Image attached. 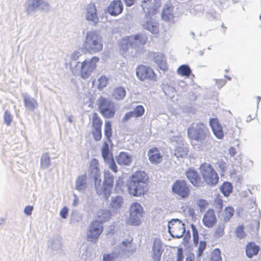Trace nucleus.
Listing matches in <instances>:
<instances>
[{"label":"nucleus","mask_w":261,"mask_h":261,"mask_svg":"<svg viewBox=\"0 0 261 261\" xmlns=\"http://www.w3.org/2000/svg\"><path fill=\"white\" fill-rule=\"evenodd\" d=\"M152 2V0H143L142 2V6L144 9V6H148L150 3Z\"/></svg>","instance_id":"obj_61"},{"label":"nucleus","mask_w":261,"mask_h":261,"mask_svg":"<svg viewBox=\"0 0 261 261\" xmlns=\"http://www.w3.org/2000/svg\"><path fill=\"white\" fill-rule=\"evenodd\" d=\"M225 225L224 224L219 223L215 228L213 236L215 239L222 238L225 233Z\"/></svg>","instance_id":"obj_34"},{"label":"nucleus","mask_w":261,"mask_h":261,"mask_svg":"<svg viewBox=\"0 0 261 261\" xmlns=\"http://www.w3.org/2000/svg\"><path fill=\"white\" fill-rule=\"evenodd\" d=\"M217 165L221 172V174L223 175L227 169L226 163L225 161L221 160L217 162Z\"/></svg>","instance_id":"obj_49"},{"label":"nucleus","mask_w":261,"mask_h":261,"mask_svg":"<svg viewBox=\"0 0 261 261\" xmlns=\"http://www.w3.org/2000/svg\"><path fill=\"white\" fill-rule=\"evenodd\" d=\"M125 3L126 6L128 7H130L133 6L135 2V0H123Z\"/></svg>","instance_id":"obj_60"},{"label":"nucleus","mask_w":261,"mask_h":261,"mask_svg":"<svg viewBox=\"0 0 261 261\" xmlns=\"http://www.w3.org/2000/svg\"><path fill=\"white\" fill-rule=\"evenodd\" d=\"M215 205L216 208L219 210L221 211L223 207V201L221 199H217L215 201Z\"/></svg>","instance_id":"obj_55"},{"label":"nucleus","mask_w":261,"mask_h":261,"mask_svg":"<svg viewBox=\"0 0 261 261\" xmlns=\"http://www.w3.org/2000/svg\"><path fill=\"white\" fill-rule=\"evenodd\" d=\"M50 164V158L47 154H43L41 159V165L43 168H47Z\"/></svg>","instance_id":"obj_46"},{"label":"nucleus","mask_w":261,"mask_h":261,"mask_svg":"<svg viewBox=\"0 0 261 261\" xmlns=\"http://www.w3.org/2000/svg\"><path fill=\"white\" fill-rule=\"evenodd\" d=\"M111 216V214L110 212L107 210H100L97 212V220L95 221H98L100 223L101 225L103 222H106L109 221Z\"/></svg>","instance_id":"obj_26"},{"label":"nucleus","mask_w":261,"mask_h":261,"mask_svg":"<svg viewBox=\"0 0 261 261\" xmlns=\"http://www.w3.org/2000/svg\"><path fill=\"white\" fill-rule=\"evenodd\" d=\"M84 47L90 54L101 51L103 49L102 37L96 31L88 32L84 42Z\"/></svg>","instance_id":"obj_3"},{"label":"nucleus","mask_w":261,"mask_h":261,"mask_svg":"<svg viewBox=\"0 0 261 261\" xmlns=\"http://www.w3.org/2000/svg\"><path fill=\"white\" fill-rule=\"evenodd\" d=\"M33 208H34L33 206H27L24 208V212L27 215H31L33 210Z\"/></svg>","instance_id":"obj_57"},{"label":"nucleus","mask_w":261,"mask_h":261,"mask_svg":"<svg viewBox=\"0 0 261 261\" xmlns=\"http://www.w3.org/2000/svg\"><path fill=\"white\" fill-rule=\"evenodd\" d=\"M117 163L120 165H129L132 163V157L125 152H121L116 157Z\"/></svg>","instance_id":"obj_25"},{"label":"nucleus","mask_w":261,"mask_h":261,"mask_svg":"<svg viewBox=\"0 0 261 261\" xmlns=\"http://www.w3.org/2000/svg\"><path fill=\"white\" fill-rule=\"evenodd\" d=\"M134 39L136 40H138V43L141 44H144L147 40V38L146 36L140 34H138L135 36Z\"/></svg>","instance_id":"obj_51"},{"label":"nucleus","mask_w":261,"mask_h":261,"mask_svg":"<svg viewBox=\"0 0 261 261\" xmlns=\"http://www.w3.org/2000/svg\"><path fill=\"white\" fill-rule=\"evenodd\" d=\"M144 28L153 34L159 33V27L157 22L152 20L147 21L144 25Z\"/></svg>","instance_id":"obj_31"},{"label":"nucleus","mask_w":261,"mask_h":261,"mask_svg":"<svg viewBox=\"0 0 261 261\" xmlns=\"http://www.w3.org/2000/svg\"><path fill=\"white\" fill-rule=\"evenodd\" d=\"M99 58L94 56L91 59H87L81 62L80 73L81 76L86 79L88 78L97 67Z\"/></svg>","instance_id":"obj_7"},{"label":"nucleus","mask_w":261,"mask_h":261,"mask_svg":"<svg viewBox=\"0 0 261 261\" xmlns=\"http://www.w3.org/2000/svg\"><path fill=\"white\" fill-rule=\"evenodd\" d=\"M123 203V198L120 196H117L112 201V206L115 208H118L121 206Z\"/></svg>","instance_id":"obj_44"},{"label":"nucleus","mask_w":261,"mask_h":261,"mask_svg":"<svg viewBox=\"0 0 261 261\" xmlns=\"http://www.w3.org/2000/svg\"><path fill=\"white\" fill-rule=\"evenodd\" d=\"M31 3L29 4L27 9L28 13L34 11L36 8H38L42 5L48 6V4L44 2V0H29Z\"/></svg>","instance_id":"obj_27"},{"label":"nucleus","mask_w":261,"mask_h":261,"mask_svg":"<svg viewBox=\"0 0 261 261\" xmlns=\"http://www.w3.org/2000/svg\"><path fill=\"white\" fill-rule=\"evenodd\" d=\"M256 99L257 102L258 103L260 101L261 98L260 96H257Z\"/></svg>","instance_id":"obj_63"},{"label":"nucleus","mask_w":261,"mask_h":261,"mask_svg":"<svg viewBox=\"0 0 261 261\" xmlns=\"http://www.w3.org/2000/svg\"><path fill=\"white\" fill-rule=\"evenodd\" d=\"M168 230L172 237L180 238L185 233V225L181 220L172 219L168 223Z\"/></svg>","instance_id":"obj_12"},{"label":"nucleus","mask_w":261,"mask_h":261,"mask_svg":"<svg viewBox=\"0 0 261 261\" xmlns=\"http://www.w3.org/2000/svg\"><path fill=\"white\" fill-rule=\"evenodd\" d=\"M105 162L109 165V168L115 173L118 171L117 166L115 162L113 156L109 157L108 159H103Z\"/></svg>","instance_id":"obj_40"},{"label":"nucleus","mask_w":261,"mask_h":261,"mask_svg":"<svg viewBox=\"0 0 261 261\" xmlns=\"http://www.w3.org/2000/svg\"><path fill=\"white\" fill-rule=\"evenodd\" d=\"M101 155L103 159H108L109 157L113 156L112 153L109 151V144L106 142L103 143L101 149Z\"/></svg>","instance_id":"obj_39"},{"label":"nucleus","mask_w":261,"mask_h":261,"mask_svg":"<svg viewBox=\"0 0 261 261\" xmlns=\"http://www.w3.org/2000/svg\"><path fill=\"white\" fill-rule=\"evenodd\" d=\"M174 7L172 5H167L163 8L162 12V18L170 24H174L175 16L173 14Z\"/></svg>","instance_id":"obj_20"},{"label":"nucleus","mask_w":261,"mask_h":261,"mask_svg":"<svg viewBox=\"0 0 261 261\" xmlns=\"http://www.w3.org/2000/svg\"><path fill=\"white\" fill-rule=\"evenodd\" d=\"M103 231V226L97 221H93L87 232V237L90 241L95 242Z\"/></svg>","instance_id":"obj_13"},{"label":"nucleus","mask_w":261,"mask_h":261,"mask_svg":"<svg viewBox=\"0 0 261 261\" xmlns=\"http://www.w3.org/2000/svg\"><path fill=\"white\" fill-rule=\"evenodd\" d=\"M136 76L141 81H149L153 82L157 81L156 75L150 67L139 65L136 68Z\"/></svg>","instance_id":"obj_10"},{"label":"nucleus","mask_w":261,"mask_h":261,"mask_svg":"<svg viewBox=\"0 0 261 261\" xmlns=\"http://www.w3.org/2000/svg\"><path fill=\"white\" fill-rule=\"evenodd\" d=\"M185 175L191 182V184L196 188L201 187L204 186L203 179L198 172L192 169H189L185 172Z\"/></svg>","instance_id":"obj_15"},{"label":"nucleus","mask_w":261,"mask_h":261,"mask_svg":"<svg viewBox=\"0 0 261 261\" xmlns=\"http://www.w3.org/2000/svg\"><path fill=\"white\" fill-rule=\"evenodd\" d=\"M90 176L94 180L95 185H99L101 182L100 172L99 168L98 161L96 159L91 160L89 165Z\"/></svg>","instance_id":"obj_16"},{"label":"nucleus","mask_w":261,"mask_h":261,"mask_svg":"<svg viewBox=\"0 0 261 261\" xmlns=\"http://www.w3.org/2000/svg\"><path fill=\"white\" fill-rule=\"evenodd\" d=\"M114 177L109 171H104L103 181L101 190H97L99 195H103L105 198L108 199L110 196L113 189Z\"/></svg>","instance_id":"obj_9"},{"label":"nucleus","mask_w":261,"mask_h":261,"mask_svg":"<svg viewBox=\"0 0 261 261\" xmlns=\"http://www.w3.org/2000/svg\"><path fill=\"white\" fill-rule=\"evenodd\" d=\"M144 214L142 206L137 202H133L129 208V217L128 223L133 226H138L141 224V218Z\"/></svg>","instance_id":"obj_8"},{"label":"nucleus","mask_w":261,"mask_h":261,"mask_svg":"<svg viewBox=\"0 0 261 261\" xmlns=\"http://www.w3.org/2000/svg\"><path fill=\"white\" fill-rule=\"evenodd\" d=\"M217 218L213 209H208L204 214L202 223L205 227L208 228H213L217 222Z\"/></svg>","instance_id":"obj_17"},{"label":"nucleus","mask_w":261,"mask_h":261,"mask_svg":"<svg viewBox=\"0 0 261 261\" xmlns=\"http://www.w3.org/2000/svg\"><path fill=\"white\" fill-rule=\"evenodd\" d=\"M187 135L190 140L201 143L208 139L211 136L208 128L202 122L191 124L187 129Z\"/></svg>","instance_id":"obj_2"},{"label":"nucleus","mask_w":261,"mask_h":261,"mask_svg":"<svg viewBox=\"0 0 261 261\" xmlns=\"http://www.w3.org/2000/svg\"><path fill=\"white\" fill-rule=\"evenodd\" d=\"M147 156L150 162L153 165L160 164L163 159V155L156 147L150 148L147 152Z\"/></svg>","instance_id":"obj_18"},{"label":"nucleus","mask_w":261,"mask_h":261,"mask_svg":"<svg viewBox=\"0 0 261 261\" xmlns=\"http://www.w3.org/2000/svg\"><path fill=\"white\" fill-rule=\"evenodd\" d=\"M199 171L204 184L215 186L219 182L218 174L212 165L207 163L201 164L199 167Z\"/></svg>","instance_id":"obj_4"},{"label":"nucleus","mask_w":261,"mask_h":261,"mask_svg":"<svg viewBox=\"0 0 261 261\" xmlns=\"http://www.w3.org/2000/svg\"><path fill=\"white\" fill-rule=\"evenodd\" d=\"M197 205L201 212L205 210L208 205V203L203 199H200L197 201Z\"/></svg>","instance_id":"obj_48"},{"label":"nucleus","mask_w":261,"mask_h":261,"mask_svg":"<svg viewBox=\"0 0 261 261\" xmlns=\"http://www.w3.org/2000/svg\"><path fill=\"white\" fill-rule=\"evenodd\" d=\"M236 236L240 238L243 239L246 236V232L244 231V227L243 225L239 226L235 230Z\"/></svg>","instance_id":"obj_45"},{"label":"nucleus","mask_w":261,"mask_h":261,"mask_svg":"<svg viewBox=\"0 0 261 261\" xmlns=\"http://www.w3.org/2000/svg\"><path fill=\"white\" fill-rule=\"evenodd\" d=\"M132 112L135 116V118L141 117L144 114L145 109L143 106L138 105Z\"/></svg>","instance_id":"obj_41"},{"label":"nucleus","mask_w":261,"mask_h":261,"mask_svg":"<svg viewBox=\"0 0 261 261\" xmlns=\"http://www.w3.org/2000/svg\"><path fill=\"white\" fill-rule=\"evenodd\" d=\"M133 241V239L126 240L122 242V245L124 247H127L130 246Z\"/></svg>","instance_id":"obj_59"},{"label":"nucleus","mask_w":261,"mask_h":261,"mask_svg":"<svg viewBox=\"0 0 261 261\" xmlns=\"http://www.w3.org/2000/svg\"><path fill=\"white\" fill-rule=\"evenodd\" d=\"M194 255L192 254V255L189 256L186 258V261H194Z\"/></svg>","instance_id":"obj_62"},{"label":"nucleus","mask_w":261,"mask_h":261,"mask_svg":"<svg viewBox=\"0 0 261 261\" xmlns=\"http://www.w3.org/2000/svg\"><path fill=\"white\" fill-rule=\"evenodd\" d=\"M172 192L180 199H188L191 194V188L184 179H177L172 186Z\"/></svg>","instance_id":"obj_6"},{"label":"nucleus","mask_w":261,"mask_h":261,"mask_svg":"<svg viewBox=\"0 0 261 261\" xmlns=\"http://www.w3.org/2000/svg\"><path fill=\"white\" fill-rule=\"evenodd\" d=\"M108 79L105 75L101 76L98 79L97 88L99 90L102 89L108 84Z\"/></svg>","instance_id":"obj_43"},{"label":"nucleus","mask_w":261,"mask_h":261,"mask_svg":"<svg viewBox=\"0 0 261 261\" xmlns=\"http://www.w3.org/2000/svg\"><path fill=\"white\" fill-rule=\"evenodd\" d=\"M86 17L88 21H91L95 24L97 23L98 17L97 14V10L94 4H90L88 6Z\"/></svg>","instance_id":"obj_22"},{"label":"nucleus","mask_w":261,"mask_h":261,"mask_svg":"<svg viewBox=\"0 0 261 261\" xmlns=\"http://www.w3.org/2000/svg\"><path fill=\"white\" fill-rule=\"evenodd\" d=\"M126 95V91L124 88L119 87L115 88L113 93V96L116 100H121Z\"/></svg>","instance_id":"obj_33"},{"label":"nucleus","mask_w":261,"mask_h":261,"mask_svg":"<svg viewBox=\"0 0 261 261\" xmlns=\"http://www.w3.org/2000/svg\"><path fill=\"white\" fill-rule=\"evenodd\" d=\"M178 74L189 77L192 73V70L188 65H182L177 69Z\"/></svg>","instance_id":"obj_32"},{"label":"nucleus","mask_w":261,"mask_h":261,"mask_svg":"<svg viewBox=\"0 0 261 261\" xmlns=\"http://www.w3.org/2000/svg\"><path fill=\"white\" fill-rule=\"evenodd\" d=\"M164 251V248L161 241L157 238L154 239L151 249L152 261H161Z\"/></svg>","instance_id":"obj_14"},{"label":"nucleus","mask_w":261,"mask_h":261,"mask_svg":"<svg viewBox=\"0 0 261 261\" xmlns=\"http://www.w3.org/2000/svg\"><path fill=\"white\" fill-rule=\"evenodd\" d=\"M123 10V5L120 0H114L109 4L107 8L109 13L112 15L116 16L121 14Z\"/></svg>","instance_id":"obj_19"},{"label":"nucleus","mask_w":261,"mask_h":261,"mask_svg":"<svg viewBox=\"0 0 261 261\" xmlns=\"http://www.w3.org/2000/svg\"><path fill=\"white\" fill-rule=\"evenodd\" d=\"M234 210L232 206H227L221 214V219L224 222H228L230 221L234 214Z\"/></svg>","instance_id":"obj_28"},{"label":"nucleus","mask_w":261,"mask_h":261,"mask_svg":"<svg viewBox=\"0 0 261 261\" xmlns=\"http://www.w3.org/2000/svg\"><path fill=\"white\" fill-rule=\"evenodd\" d=\"M206 242L204 241H200L199 242L198 253L197 254V256L198 257H200L202 255L203 251H204L206 247Z\"/></svg>","instance_id":"obj_47"},{"label":"nucleus","mask_w":261,"mask_h":261,"mask_svg":"<svg viewBox=\"0 0 261 261\" xmlns=\"http://www.w3.org/2000/svg\"><path fill=\"white\" fill-rule=\"evenodd\" d=\"M175 155L177 158H184L188 154V149L183 146H178L175 149Z\"/></svg>","instance_id":"obj_36"},{"label":"nucleus","mask_w":261,"mask_h":261,"mask_svg":"<svg viewBox=\"0 0 261 261\" xmlns=\"http://www.w3.org/2000/svg\"><path fill=\"white\" fill-rule=\"evenodd\" d=\"M23 101L25 107L29 110H34L38 105L36 100L27 96L23 97Z\"/></svg>","instance_id":"obj_29"},{"label":"nucleus","mask_w":261,"mask_h":261,"mask_svg":"<svg viewBox=\"0 0 261 261\" xmlns=\"http://www.w3.org/2000/svg\"><path fill=\"white\" fill-rule=\"evenodd\" d=\"M98 108L99 113L104 118H113L116 113L115 103L107 98L100 97L98 100Z\"/></svg>","instance_id":"obj_5"},{"label":"nucleus","mask_w":261,"mask_h":261,"mask_svg":"<svg viewBox=\"0 0 261 261\" xmlns=\"http://www.w3.org/2000/svg\"><path fill=\"white\" fill-rule=\"evenodd\" d=\"M161 5L160 0H153V2L150 3L148 6H144V10H146L148 15H152L159 11Z\"/></svg>","instance_id":"obj_23"},{"label":"nucleus","mask_w":261,"mask_h":261,"mask_svg":"<svg viewBox=\"0 0 261 261\" xmlns=\"http://www.w3.org/2000/svg\"><path fill=\"white\" fill-rule=\"evenodd\" d=\"M81 56V54L78 51H74L72 55L71 59L74 61H76L79 59Z\"/></svg>","instance_id":"obj_58"},{"label":"nucleus","mask_w":261,"mask_h":261,"mask_svg":"<svg viewBox=\"0 0 261 261\" xmlns=\"http://www.w3.org/2000/svg\"><path fill=\"white\" fill-rule=\"evenodd\" d=\"M210 261H222L221 252L219 248L214 249L211 253Z\"/></svg>","instance_id":"obj_38"},{"label":"nucleus","mask_w":261,"mask_h":261,"mask_svg":"<svg viewBox=\"0 0 261 261\" xmlns=\"http://www.w3.org/2000/svg\"><path fill=\"white\" fill-rule=\"evenodd\" d=\"M4 119L7 125L9 126L11 124L12 118L10 113L8 110L5 111V112Z\"/></svg>","instance_id":"obj_50"},{"label":"nucleus","mask_w":261,"mask_h":261,"mask_svg":"<svg viewBox=\"0 0 261 261\" xmlns=\"http://www.w3.org/2000/svg\"><path fill=\"white\" fill-rule=\"evenodd\" d=\"M210 125L216 137L222 139L224 137V133L218 119L216 118L210 119Z\"/></svg>","instance_id":"obj_21"},{"label":"nucleus","mask_w":261,"mask_h":261,"mask_svg":"<svg viewBox=\"0 0 261 261\" xmlns=\"http://www.w3.org/2000/svg\"><path fill=\"white\" fill-rule=\"evenodd\" d=\"M86 175H82L79 176L76 181V189L79 190H82L86 187Z\"/></svg>","instance_id":"obj_35"},{"label":"nucleus","mask_w":261,"mask_h":261,"mask_svg":"<svg viewBox=\"0 0 261 261\" xmlns=\"http://www.w3.org/2000/svg\"><path fill=\"white\" fill-rule=\"evenodd\" d=\"M68 212V210L66 207H64L60 212V215L62 218H66L67 217Z\"/></svg>","instance_id":"obj_56"},{"label":"nucleus","mask_w":261,"mask_h":261,"mask_svg":"<svg viewBox=\"0 0 261 261\" xmlns=\"http://www.w3.org/2000/svg\"><path fill=\"white\" fill-rule=\"evenodd\" d=\"M149 178L148 174L142 170H137L132 174L127 183L129 194L135 197L145 195L149 191Z\"/></svg>","instance_id":"obj_1"},{"label":"nucleus","mask_w":261,"mask_h":261,"mask_svg":"<svg viewBox=\"0 0 261 261\" xmlns=\"http://www.w3.org/2000/svg\"><path fill=\"white\" fill-rule=\"evenodd\" d=\"M232 186L228 182H224L221 187V191L225 196H228L232 192Z\"/></svg>","instance_id":"obj_37"},{"label":"nucleus","mask_w":261,"mask_h":261,"mask_svg":"<svg viewBox=\"0 0 261 261\" xmlns=\"http://www.w3.org/2000/svg\"><path fill=\"white\" fill-rule=\"evenodd\" d=\"M191 228L192 231V234H193V241L194 245L196 246L199 243V234L198 230L196 227V226L192 224L191 225Z\"/></svg>","instance_id":"obj_42"},{"label":"nucleus","mask_w":261,"mask_h":261,"mask_svg":"<svg viewBox=\"0 0 261 261\" xmlns=\"http://www.w3.org/2000/svg\"><path fill=\"white\" fill-rule=\"evenodd\" d=\"M113 131L111 122L109 120L105 121L104 125V134L109 142H111V137L112 136Z\"/></svg>","instance_id":"obj_30"},{"label":"nucleus","mask_w":261,"mask_h":261,"mask_svg":"<svg viewBox=\"0 0 261 261\" xmlns=\"http://www.w3.org/2000/svg\"><path fill=\"white\" fill-rule=\"evenodd\" d=\"M259 249V247L256 245L254 242H250L246 246V255L248 257L251 258L258 254Z\"/></svg>","instance_id":"obj_24"},{"label":"nucleus","mask_w":261,"mask_h":261,"mask_svg":"<svg viewBox=\"0 0 261 261\" xmlns=\"http://www.w3.org/2000/svg\"><path fill=\"white\" fill-rule=\"evenodd\" d=\"M91 134L95 141H99L102 138V120L98 114L94 112L91 118Z\"/></svg>","instance_id":"obj_11"},{"label":"nucleus","mask_w":261,"mask_h":261,"mask_svg":"<svg viewBox=\"0 0 261 261\" xmlns=\"http://www.w3.org/2000/svg\"><path fill=\"white\" fill-rule=\"evenodd\" d=\"M115 256L110 253L104 254L103 255L102 261H114Z\"/></svg>","instance_id":"obj_54"},{"label":"nucleus","mask_w":261,"mask_h":261,"mask_svg":"<svg viewBox=\"0 0 261 261\" xmlns=\"http://www.w3.org/2000/svg\"><path fill=\"white\" fill-rule=\"evenodd\" d=\"M133 117H135V116L132 111L127 112L123 117L122 121L123 122H126Z\"/></svg>","instance_id":"obj_52"},{"label":"nucleus","mask_w":261,"mask_h":261,"mask_svg":"<svg viewBox=\"0 0 261 261\" xmlns=\"http://www.w3.org/2000/svg\"><path fill=\"white\" fill-rule=\"evenodd\" d=\"M184 255L183 254V249L182 248H178L177 251L176 261H183Z\"/></svg>","instance_id":"obj_53"}]
</instances>
